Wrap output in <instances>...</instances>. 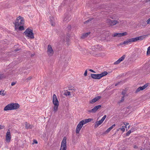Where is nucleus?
<instances>
[{
	"label": "nucleus",
	"mask_w": 150,
	"mask_h": 150,
	"mask_svg": "<svg viewBox=\"0 0 150 150\" xmlns=\"http://www.w3.org/2000/svg\"><path fill=\"white\" fill-rule=\"evenodd\" d=\"M20 106L18 103H10L7 105L4 108L5 111L16 110L19 108Z\"/></svg>",
	"instance_id": "nucleus-1"
},
{
	"label": "nucleus",
	"mask_w": 150,
	"mask_h": 150,
	"mask_svg": "<svg viewBox=\"0 0 150 150\" xmlns=\"http://www.w3.org/2000/svg\"><path fill=\"white\" fill-rule=\"evenodd\" d=\"M24 23L23 18L21 16H19L17 18L15 23V29L18 28L19 26L23 25Z\"/></svg>",
	"instance_id": "nucleus-2"
},
{
	"label": "nucleus",
	"mask_w": 150,
	"mask_h": 150,
	"mask_svg": "<svg viewBox=\"0 0 150 150\" xmlns=\"http://www.w3.org/2000/svg\"><path fill=\"white\" fill-rule=\"evenodd\" d=\"M108 73L107 71H104L100 74H91V76L92 78L95 79H99L102 77L107 75Z\"/></svg>",
	"instance_id": "nucleus-3"
},
{
	"label": "nucleus",
	"mask_w": 150,
	"mask_h": 150,
	"mask_svg": "<svg viewBox=\"0 0 150 150\" xmlns=\"http://www.w3.org/2000/svg\"><path fill=\"white\" fill-rule=\"evenodd\" d=\"M24 33L26 37H28L31 39L34 38L33 33L32 30L28 28L25 31Z\"/></svg>",
	"instance_id": "nucleus-4"
},
{
	"label": "nucleus",
	"mask_w": 150,
	"mask_h": 150,
	"mask_svg": "<svg viewBox=\"0 0 150 150\" xmlns=\"http://www.w3.org/2000/svg\"><path fill=\"white\" fill-rule=\"evenodd\" d=\"M67 138L65 137L62 140L60 150H67Z\"/></svg>",
	"instance_id": "nucleus-5"
},
{
	"label": "nucleus",
	"mask_w": 150,
	"mask_h": 150,
	"mask_svg": "<svg viewBox=\"0 0 150 150\" xmlns=\"http://www.w3.org/2000/svg\"><path fill=\"white\" fill-rule=\"evenodd\" d=\"M106 117V115H104L101 119L99 121H97L95 123L94 127L95 128L97 127L99 125H101L104 121Z\"/></svg>",
	"instance_id": "nucleus-6"
},
{
	"label": "nucleus",
	"mask_w": 150,
	"mask_h": 150,
	"mask_svg": "<svg viewBox=\"0 0 150 150\" xmlns=\"http://www.w3.org/2000/svg\"><path fill=\"white\" fill-rule=\"evenodd\" d=\"M47 53L48 56H52L54 54V51L51 45H48Z\"/></svg>",
	"instance_id": "nucleus-7"
},
{
	"label": "nucleus",
	"mask_w": 150,
	"mask_h": 150,
	"mask_svg": "<svg viewBox=\"0 0 150 150\" xmlns=\"http://www.w3.org/2000/svg\"><path fill=\"white\" fill-rule=\"evenodd\" d=\"M106 22L109 25L112 26L114 25L119 23V21H117L112 20L110 19H108L106 21Z\"/></svg>",
	"instance_id": "nucleus-8"
},
{
	"label": "nucleus",
	"mask_w": 150,
	"mask_h": 150,
	"mask_svg": "<svg viewBox=\"0 0 150 150\" xmlns=\"http://www.w3.org/2000/svg\"><path fill=\"white\" fill-rule=\"evenodd\" d=\"M101 107V105H100L96 106L92 109L88 110V112L89 113H95L98 109L100 108Z\"/></svg>",
	"instance_id": "nucleus-9"
},
{
	"label": "nucleus",
	"mask_w": 150,
	"mask_h": 150,
	"mask_svg": "<svg viewBox=\"0 0 150 150\" xmlns=\"http://www.w3.org/2000/svg\"><path fill=\"white\" fill-rule=\"evenodd\" d=\"M11 132L9 130H8L6 134V142L9 143L11 140Z\"/></svg>",
	"instance_id": "nucleus-10"
},
{
	"label": "nucleus",
	"mask_w": 150,
	"mask_h": 150,
	"mask_svg": "<svg viewBox=\"0 0 150 150\" xmlns=\"http://www.w3.org/2000/svg\"><path fill=\"white\" fill-rule=\"evenodd\" d=\"M53 103L54 105H59V101L56 96L55 94H54L52 98Z\"/></svg>",
	"instance_id": "nucleus-11"
},
{
	"label": "nucleus",
	"mask_w": 150,
	"mask_h": 150,
	"mask_svg": "<svg viewBox=\"0 0 150 150\" xmlns=\"http://www.w3.org/2000/svg\"><path fill=\"white\" fill-rule=\"evenodd\" d=\"M148 36V35H145L141 36L139 37H137L135 38H133L134 42H136L137 40H141Z\"/></svg>",
	"instance_id": "nucleus-12"
},
{
	"label": "nucleus",
	"mask_w": 150,
	"mask_h": 150,
	"mask_svg": "<svg viewBox=\"0 0 150 150\" xmlns=\"http://www.w3.org/2000/svg\"><path fill=\"white\" fill-rule=\"evenodd\" d=\"M148 83H146L142 86L139 87L136 90V92L137 93L138 92L140 91L143 90L144 89L146 88L148 86Z\"/></svg>",
	"instance_id": "nucleus-13"
},
{
	"label": "nucleus",
	"mask_w": 150,
	"mask_h": 150,
	"mask_svg": "<svg viewBox=\"0 0 150 150\" xmlns=\"http://www.w3.org/2000/svg\"><path fill=\"white\" fill-rule=\"evenodd\" d=\"M127 34V33L126 32L123 33H115L113 35V36L114 37H121L122 36L126 35Z\"/></svg>",
	"instance_id": "nucleus-14"
},
{
	"label": "nucleus",
	"mask_w": 150,
	"mask_h": 150,
	"mask_svg": "<svg viewBox=\"0 0 150 150\" xmlns=\"http://www.w3.org/2000/svg\"><path fill=\"white\" fill-rule=\"evenodd\" d=\"M101 97L100 96H97L96 97L90 100V103L93 104L98 100L101 98Z\"/></svg>",
	"instance_id": "nucleus-15"
},
{
	"label": "nucleus",
	"mask_w": 150,
	"mask_h": 150,
	"mask_svg": "<svg viewBox=\"0 0 150 150\" xmlns=\"http://www.w3.org/2000/svg\"><path fill=\"white\" fill-rule=\"evenodd\" d=\"M82 127L83 126L79 122L77 126L76 130V134H78L79 133Z\"/></svg>",
	"instance_id": "nucleus-16"
},
{
	"label": "nucleus",
	"mask_w": 150,
	"mask_h": 150,
	"mask_svg": "<svg viewBox=\"0 0 150 150\" xmlns=\"http://www.w3.org/2000/svg\"><path fill=\"white\" fill-rule=\"evenodd\" d=\"M71 19L70 16L69 15L66 14L64 15V21L66 22L69 21Z\"/></svg>",
	"instance_id": "nucleus-17"
},
{
	"label": "nucleus",
	"mask_w": 150,
	"mask_h": 150,
	"mask_svg": "<svg viewBox=\"0 0 150 150\" xmlns=\"http://www.w3.org/2000/svg\"><path fill=\"white\" fill-rule=\"evenodd\" d=\"M134 42L133 38L124 41L123 42L122 44H127L129 42Z\"/></svg>",
	"instance_id": "nucleus-18"
},
{
	"label": "nucleus",
	"mask_w": 150,
	"mask_h": 150,
	"mask_svg": "<svg viewBox=\"0 0 150 150\" xmlns=\"http://www.w3.org/2000/svg\"><path fill=\"white\" fill-rule=\"evenodd\" d=\"M90 33V32H89L83 34V35L81 36V38H84L87 37Z\"/></svg>",
	"instance_id": "nucleus-19"
},
{
	"label": "nucleus",
	"mask_w": 150,
	"mask_h": 150,
	"mask_svg": "<svg viewBox=\"0 0 150 150\" xmlns=\"http://www.w3.org/2000/svg\"><path fill=\"white\" fill-rule=\"evenodd\" d=\"M32 126L29 123L26 122H25V128L27 129H31L32 128Z\"/></svg>",
	"instance_id": "nucleus-20"
},
{
	"label": "nucleus",
	"mask_w": 150,
	"mask_h": 150,
	"mask_svg": "<svg viewBox=\"0 0 150 150\" xmlns=\"http://www.w3.org/2000/svg\"><path fill=\"white\" fill-rule=\"evenodd\" d=\"M115 124H113L110 127L108 128L106 131V132H109L112 129H113V128L115 127Z\"/></svg>",
	"instance_id": "nucleus-21"
},
{
	"label": "nucleus",
	"mask_w": 150,
	"mask_h": 150,
	"mask_svg": "<svg viewBox=\"0 0 150 150\" xmlns=\"http://www.w3.org/2000/svg\"><path fill=\"white\" fill-rule=\"evenodd\" d=\"M126 56L125 55H124L121 57L118 60L120 61V62L123 61L125 57Z\"/></svg>",
	"instance_id": "nucleus-22"
},
{
	"label": "nucleus",
	"mask_w": 150,
	"mask_h": 150,
	"mask_svg": "<svg viewBox=\"0 0 150 150\" xmlns=\"http://www.w3.org/2000/svg\"><path fill=\"white\" fill-rule=\"evenodd\" d=\"M54 105V106L53 108L54 111V112H56L57 110L59 105Z\"/></svg>",
	"instance_id": "nucleus-23"
},
{
	"label": "nucleus",
	"mask_w": 150,
	"mask_h": 150,
	"mask_svg": "<svg viewBox=\"0 0 150 150\" xmlns=\"http://www.w3.org/2000/svg\"><path fill=\"white\" fill-rule=\"evenodd\" d=\"M79 122L82 125V126H83V125L87 123L85 119L82 120Z\"/></svg>",
	"instance_id": "nucleus-24"
},
{
	"label": "nucleus",
	"mask_w": 150,
	"mask_h": 150,
	"mask_svg": "<svg viewBox=\"0 0 150 150\" xmlns=\"http://www.w3.org/2000/svg\"><path fill=\"white\" fill-rule=\"evenodd\" d=\"M6 76L3 74H0V80L6 78Z\"/></svg>",
	"instance_id": "nucleus-25"
},
{
	"label": "nucleus",
	"mask_w": 150,
	"mask_h": 150,
	"mask_svg": "<svg viewBox=\"0 0 150 150\" xmlns=\"http://www.w3.org/2000/svg\"><path fill=\"white\" fill-rule=\"evenodd\" d=\"M124 97L125 96H122V98H121V100H119L118 101V103H119V104L120 103H122V102H123L124 101V100H125Z\"/></svg>",
	"instance_id": "nucleus-26"
},
{
	"label": "nucleus",
	"mask_w": 150,
	"mask_h": 150,
	"mask_svg": "<svg viewBox=\"0 0 150 150\" xmlns=\"http://www.w3.org/2000/svg\"><path fill=\"white\" fill-rule=\"evenodd\" d=\"M65 94L66 96H70L71 95V92L67 90H66L65 92Z\"/></svg>",
	"instance_id": "nucleus-27"
},
{
	"label": "nucleus",
	"mask_w": 150,
	"mask_h": 150,
	"mask_svg": "<svg viewBox=\"0 0 150 150\" xmlns=\"http://www.w3.org/2000/svg\"><path fill=\"white\" fill-rule=\"evenodd\" d=\"M93 119L91 118H88L85 119L87 123L91 122L92 120H93Z\"/></svg>",
	"instance_id": "nucleus-28"
},
{
	"label": "nucleus",
	"mask_w": 150,
	"mask_h": 150,
	"mask_svg": "<svg viewBox=\"0 0 150 150\" xmlns=\"http://www.w3.org/2000/svg\"><path fill=\"white\" fill-rule=\"evenodd\" d=\"M19 30H24V27L23 26L20 25L19 26L18 28Z\"/></svg>",
	"instance_id": "nucleus-29"
},
{
	"label": "nucleus",
	"mask_w": 150,
	"mask_h": 150,
	"mask_svg": "<svg viewBox=\"0 0 150 150\" xmlns=\"http://www.w3.org/2000/svg\"><path fill=\"white\" fill-rule=\"evenodd\" d=\"M147 54V55H150V46L148 48Z\"/></svg>",
	"instance_id": "nucleus-30"
},
{
	"label": "nucleus",
	"mask_w": 150,
	"mask_h": 150,
	"mask_svg": "<svg viewBox=\"0 0 150 150\" xmlns=\"http://www.w3.org/2000/svg\"><path fill=\"white\" fill-rule=\"evenodd\" d=\"M0 95L4 96L5 95V93H4V91H0Z\"/></svg>",
	"instance_id": "nucleus-31"
},
{
	"label": "nucleus",
	"mask_w": 150,
	"mask_h": 150,
	"mask_svg": "<svg viewBox=\"0 0 150 150\" xmlns=\"http://www.w3.org/2000/svg\"><path fill=\"white\" fill-rule=\"evenodd\" d=\"M132 131L131 130H129L128 131V132L126 133V135L127 136H129L130 133H131Z\"/></svg>",
	"instance_id": "nucleus-32"
},
{
	"label": "nucleus",
	"mask_w": 150,
	"mask_h": 150,
	"mask_svg": "<svg viewBox=\"0 0 150 150\" xmlns=\"http://www.w3.org/2000/svg\"><path fill=\"white\" fill-rule=\"evenodd\" d=\"M32 78V77L30 76L28 77L26 79V80H27V81H28L29 80H31Z\"/></svg>",
	"instance_id": "nucleus-33"
},
{
	"label": "nucleus",
	"mask_w": 150,
	"mask_h": 150,
	"mask_svg": "<svg viewBox=\"0 0 150 150\" xmlns=\"http://www.w3.org/2000/svg\"><path fill=\"white\" fill-rule=\"evenodd\" d=\"M120 63V61H119L118 60L117 61H116L115 62H114V64L115 65H117V64H119Z\"/></svg>",
	"instance_id": "nucleus-34"
},
{
	"label": "nucleus",
	"mask_w": 150,
	"mask_h": 150,
	"mask_svg": "<svg viewBox=\"0 0 150 150\" xmlns=\"http://www.w3.org/2000/svg\"><path fill=\"white\" fill-rule=\"evenodd\" d=\"M126 93V92L125 91H123L122 92V94L125 96V94Z\"/></svg>",
	"instance_id": "nucleus-35"
},
{
	"label": "nucleus",
	"mask_w": 150,
	"mask_h": 150,
	"mask_svg": "<svg viewBox=\"0 0 150 150\" xmlns=\"http://www.w3.org/2000/svg\"><path fill=\"white\" fill-rule=\"evenodd\" d=\"M92 20V19H88V20H87L86 21H85V22H84V24H85V23H86L88 22H89V21H91V20Z\"/></svg>",
	"instance_id": "nucleus-36"
},
{
	"label": "nucleus",
	"mask_w": 150,
	"mask_h": 150,
	"mask_svg": "<svg viewBox=\"0 0 150 150\" xmlns=\"http://www.w3.org/2000/svg\"><path fill=\"white\" fill-rule=\"evenodd\" d=\"M125 127H123L122 128H120V129H121L123 132H124L125 131Z\"/></svg>",
	"instance_id": "nucleus-37"
},
{
	"label": "nucleus",
	"mask_w": 150,
	"mask_h": 150,
	"mask_svg": "<svg viewBox=\"0 0 150 150\" xmlns=\"http://www.w3.org/2000/svg\"><path fill=\"white\" fill-rule=\"evenodd\" d=\"M38 144V142L36 140H33V144Z\"/></svg>",
	"instance_id": "nucleus-38"
},
{
	"label": "nucleus",
	"mask_w": 150,
	"mask_h": 150,
	"mask_svg": "<svg viewBox=\"0 0 150 150\" xmlns=\"http://www.w3.org/2000/svg\"><path fill=\"white\" fill-rule=\"evenodd\" d=\"M147 24H150V18L147 20Z\"/></svg>",
	"instance_id": "nucleus-39"
},
{
	"label": "nucleus",
	"mask_w": 150,
	"mask_h": 150,
	"mask_svg": "<svg viewBox=\"0 0 150 150\" xmlns=\"http://www.w3.org/2000/svg\"><path fill=\"white\" fill-rule=\"evenodd\" d=\"M87 70H86L85 71L84 74V76H86L87 75Z\"/></svg>",
	"instance_id": "nucleus-40"
},
{
	"label": "nucleus",
	"mask_w": 150,
	"mask_h": 150,
	"mask_svg": "<svg viewBox=\"0 0 150 150\" xmlns=\"http://www.w3.org/2000/svg\"><path fill=\"white\" fill-rule=\"evenodd\" d=\"M71 90L72 91V92H74L76 91V89L74 87L73 88H72Z\"/></svg>",
	"instance_id": "nucleus-41"
},
{
	"label": "nucleus",
	"mask_w": 150,
	"mask_h": 150,
	"mask_svg": "<svg viewBox=\"0 0 150 150\" xmlns=\"http://www.w3.org/2000/svg\"><path fill=\"white\" fill-rule=\"evenodd\" d=\"M72 86H69L68 87L69 90H71L72 88H73Z\"/></svg>",
	"instance_id": "nucleus-42"
},
{
	"label": "nucleus",
	"mask_w": 150,
	"mask_h": 150,
	"mask_svg": "<svg viewBox=\"0 0 150 150\" xmlns=\"http://www.w3.org/2000/svg\"><path fill=\"white\" fill-rule=\"evenodd\" d=\"M16 83L14 82H12L11 83V85L12 86H13L16 84Z\"/></svg>",
	"instance_id": "nucleus-43"
},
{
	"label": "nucleus",
	"mask_w": 150,
	"mask_h": 150,
	"mask_svg": "<svg viewBox=\"0 0 150 150\" xmlns=\"http://www.w3.org/2000/svg\"><path fill=\"white\" fill-rule=\"evenodd\" d=\"M89 70L91 71V72H93V73H95V72L93 70L91 69H89Z\"/></svg>",
	"instance_id": "nucleus-44"
},
{
	"label": "nucleus",
	"mask_w": 150,
	"mask_h": 150,
	"mask_svg": "<svg viewBox=\"0 0 150 150\" xmlns=\"http://www.w3.org/2000/svg\"><path fill=\"white\" fill-rule=\"evenodd\" d=\"M51 25L52 26H54L55 25V23H54L52 22V21H51Z\"/></svg>",
	"instance_id": "nucleus-45"
},
{
	"label": "nucleus",
	"mask_w": 150,
	"mask_h": 150,
	"mask_svg": "<svg viewBox=\"0 0 150 150\" xmlns=\"http://www.w3.org/2000/svg\"><path fill=\"white\" fill-rule=\"evenodd\" d=\"M130 130H131L132 132L134 130V128H132Z\"/></svg>",
	"instance_id": "nucleus-46"
},
{
	"label": "nucleus",
	"mask_w": 150,
	"mask_h": 150,
	"mask_svg": "<svg viewBox=\"0 0 150 150\" xmlns=\"http://www.w3.org/2000/svg\"><path fill=\"white\" fill-rule=\"evenodd\" d=\"M71 28V26L70 25H69L67 28L68 29H70Z\"/></svg>",
	"instance_id": "nucleus-47"
},
{
	"label": "nucleus",
	"mask_w": 150,
	"mask_h": 150,
	"mask_svg": "<svg viewBox=\"0 0 150 150\" xmlns=\"http://www.w3.org/2000/svg\"><path fill=\"white\" fill-rule=\"evenodd\" d=\"M3 127L0 125V129H1L3 128Z\"/></svg>",
	"instance_id": "nucleus-48"
},
{
	"label": "nucleus",
	"mask_w": 150,
	"mask_h": 150,
	"mask_svg": "<svg viewBox=\"0 0 150 150\" xmlns=\"http://www.w3.org/2000/svg\"><path fill=\"white\" fill-rule=\"evenodd\" d=\"M119 83H116L115 84V86H117V85H118V84Z\"/></svg>",
	"instance_id": "nucleus-49"
},
{
	"label": "nucleus",
	"mask_w": 150,
	"mask_h": 150,
	"mask_svg": "<svg viewBox=\"0 0 150 150\" xmlns=\"http://www.w3.org/2000/svg\"><path fill=\"white\" fill-rule=\"evenodd\" d=\"M125 124V125H126L125 126V127H126V126H127V125H128V124H129V123H126V124Z\"/></svg>",
	"instance_id": "nucleus-50"
},
{
	"label": "nucleus",
	"mask_w": 150,
	"mask_h": 150,
	"mask_svg": "<svg viewBox=\"0 0 150 150\" xmlns=\"http://www.w3.org/2000/svg\"><path fill=\"white\" fill-rule=\"evenodd\" d=\"M19 50V49H17V50H16H16H15V51H18V50Z\"/></svg>",
	"instance_id": "nucleus-51"
},
{
	"label": "nucleus",
	"mask_w": 150,
	"mask_h": 150,
	"mask_svg": "<svg viewBox=\"0 0 150 150\" xmlns=\"http://www.w3.org/2000/svg\"><path fill=\"white\" fill-rule=\"evenodd\" d=\"M130 125H129V126L128 127V129L129 128V127H130Z\"/></svg>",
	"instance_id": "nucleus-52"
},
{
	"label": "nucleus",
	"mask_w": 150,
	"mask_h": 150,
	"mask_svg": "<svg viewBox=\"0 0 150 150\" xmlns=\"http://www.w3.org/2000/svg\"><path fill=\"white\" fill-rule=\"evenodd\" d=\"M34 56V54H32L31 55V56L32 57V56Z\"/></svg>",
	"instance_id": "nucleus-53"
}]
</instances>
